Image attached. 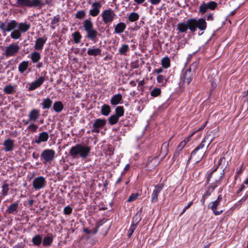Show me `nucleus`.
I'll use <instances>...</instances> for the list:
<instances>
[{
  "label": "nucleus",
  "mask_w": 248,
  "mask_h": 248,
  "mask_svg": "<svg viewBox=\"0 0 248 248\" xmlns=\"http://www.w3.org/2000/svg\"><path fill=\"white\" fill-rule=\"evenodd\" d=\"M206 19L208 21H213L214 20L213 15L212 14H210L206 16Z\"/></svg>",
  "instance_id": "obj_58"
},
{
  "label": "nucleus",
  "mask_w": 248,
  "mask_h": 248,
  "mask_svg": "<svg viewBox=\"0 0 248 248\" xmlns=\"http://www.w3.org/2000/svg\"><path fill=\"white\" fill-rule=\"evenodd\" d=\"M185 143H184L183 142H181L177 146V150L181 151Z\"/></svg>",
  "instance_id": "obj_60"
},
{
  "label": "nucleus",
  "mask_w": 248,
  "mask_h": 248,
  "mask_svg": "<svg viewBox=\"0 0 248 248\" xmlns=\"http://www.w3.org/2000/svg\"><path fill=\"white\" fill-rule=\"evenodd\" d=\"M111 112L110 107L107 104H104L102 105L101 108V114L105 116H108Z\"/></svg>",
  "instance_id": "obj_33"
},
{
  "label": "nucleus",
  "mask_w": 248,
  "mask_h": 248,
  "mask_svg": "<svg viewBox=\"0 0 248 248\" xmlns=\"http://www.w3.org/2000/svg\"><path fill=\"white\" fill-rule=\"evenodd\" d=\"M243 171V169L242 168V167H240L239 168H237L236 169V173L237 174H240Z\"/></svg>",
  "instance_id": "obj_62"
},
{
  "label": "nucleus",
  "mask_w": 248,
  "mask_h": 248,
  "mask_svg": "<svg viewBox=\"0 0 248 248\" xmlns=\"http://www.w3.org/2000/svg\"><path fill=\"white\" fill-rule=\"evenodd\" d=\"M123 99L122 95L120 93L116 94L113 95L110 99V104L115 106L120 103Z\"/></svg>",
  "instance_id": "obj_28"
},
{
  "label": "nucleus",
  "mask_w": 248,
  "mask_h": 248,
  "mask_svg": "<svg viewBox=\"0 0 248 248\" xmlns=\"http://www.w3.org/2000/svg\"><path fill=\"white\" fill-rule=\"evenodd\" d=\"M126 25L124 22H119L114 27V31L116 33L120 34L124 31Z\"/></svg>",
  "instance_id": "obj_26"
},
{
  "label": "nucleus",
  "mask_w": 248,
  "mask_h": 248,
  "mask_svg": "<svg viewBox=\"0 0 248 248\" xmlns=\"http://www.w3.org/2000/svg\"><path fill=\"white\" fill-rule=\"evenodd\" d=\"M40 156L44 163H50L55 158V152L53 149H45L42 152Z\"/></svg>",
  "instance_id": "obj_8"
},
{
  "label": "nucleus",
  "mask_w": 248,
  "mask_h": 248,
  "mask_svg": "<svg viewBox=\"0 0 248 248\" xmlns=\"http://www.w3.org/2000/svg\"><path fill=\"white\" fill-rule=\"evenodd\" d=\"M164 185L163 184H159L155 186V188L151 195V202H156L158 201V196L163 189Z\"/></svg>",
  "instance_id": "obj_16"
},
{
  "label": "nucleus",
  "mask_w": 248,
  "mask_h": 248,
  "mask_svg": "<svg viewBox=\"0 0 248 248\" xmlns=\"http://www.w3.org/2000/svg\"><path fill=\"white\" fill-rule=\"evenodd\" d=\"M52 101L49 98H44L41 103L43 109H49L52 105Z\"/></svg>",
  "instance_id": "obj_30"
},
{
  "label": "nucleus",
  "mask_w": 248,
  "mask_h": 248,
  "mask_svg": "<svg viewBox=\"0 0 248 248\" xmlns=\"http://www.w3.org/2000/svg\"><path fill=\"white\" fill-rule=\"evenodd\" d=\"M102 20L105 24H111L116 17V15L111 8L104 10L101 14Z\"/></svg>",
  "instance_id": "obj_7"
},
{
  "label": "nucleus",
  "mask_w": 248,
  "mask_h": 248,
  "mask_svg": "<svg viewBox=\"0 0 248 248\" xmlns=\"http://www.w3.org/2000/svg\"><path fill=\"white\" fill-rule=\"evenodd\" d=\"M102 4L100 2L95 1L92 3V8L89 10V15L94 17L99 15Z\"/></svg>",
  "instance_id": "obj_14"
},
{
  "label": "nucleus",
  "mask_w": 248,
  "mask_h": 248,
  "mask_svg": "<svg viewBox=\"0 0 248 248\" xmlns=\"http://www.w3.org/2000/svg\"><path fill=\"white\" fill-rule=\"evenodd\" d=\"M193 203V202H190L183 210L182 213H181L180 215H183L185 212L189 208H190V207L191 206V205Z\"/></svg>",
  "instance_id": "obj_56"
},
{
  "label": "nucleus",
  "mask_w": 248,
  "mask_h": 248,
  "mask_svg": "<svg viewBox=\"0 0 248 248\" xmlns=\"http://www.w3.org/2000/svg\"><path fill=\"white\" fill-rule=\"evenodd\" d=\"M210 136V135H207L202 140L201 143L192 152V153H191L190 158L188 159V161L192 157L195 158V161L197 162H198L201 160V159H202L204 155V154H203L202 153H199L197 155V153L200 150L202 149L204 147V146H205L204 143L205 142L206 140L209 139V137Z\"/></svg>",
  "instance_id": "obj_6"
},
{
  "label": "nucleus",
  "mask_w": 248,
  "mask_h": 248,
  "mask_svg": "<svg viewBox=\"0 0 248 248\" xmlns=\"http://www.w3.org/2000/svg\"><path fill=\"white\" fill-rule=\"evenodd\" d=\"M40 116V110L37 108L32 109L28 114L29 120L24 122L25 124L35 122Z\"/></svg>",
  "instance_id": "obj_12"
},
{
  "label": "nucleus",
  "mask_w": 248,
  "mask_h": 248,
  "mask_svg": "<svg viewBox=\"0 0 248 248\" xmlns=\"http://www.w3.org/2000/svg\"><path fill=\"white\" fill-rule=\"evenodd\" d=\"M9 191V185L8 184H4L2 186L1 194L5 196L7 195Z\"/></svg>",
  "instance_id": "obj_49"
},
{
  "label": "nucleus",
  "mask_w": 248,
  "mask_h": 248,
  "mask_svg": "<svg viewBox=\"0 0 248 248\" xmlns=\"http://www.w3.org/2000/svg\"><path fill=\"white\" fill-rule=\"evenodd\" d=\"M228 164V162L227 161H226V158L224 156L221 157L217 162V167L214 170H213L211 172H210L208 174V177L207 178V183L209 184L210 179L211 178L212 176L213 175L214 172L217 170V169L219 167L220 168V169L222 170V171L220 173V176L219 178L216 179V182H219L222 179L225 173L224 170L226 169Z\"/></svg>",
  "instance_id": "obj_4"
},
{
  "label": "nucleus",
  "mask_w": 248,
  "mask_h": 248,
  "mask_svg": "<svg viewBox=\"0 0 248 248\" xmlns=\"http://www.w3.org/2000/svg\"><path fill=\"white\" fill-rule=\"evenodd\" d=\"M72 36L73 39V41L75 43L78 44L81 40L82 38L81 35L78 31H76L72 34Z\"/></svg>",
  "instance_id": "obj_38"
},
{
  "label": "nucleus",
  "mask_w": 248,
  "mask_h": 248,
  "mask_svg": "<svg viewBox=\"0 0 248 248\" xmlns=\"http://www.w3.org/2000/svg\"><path fill=\"white\" fill-rule=\"evenodd\" d=\"M207 28V23L205 19L195 18L188 19L186 21L181 22L177 25V30L180 33H186L189 29L192 33H194L197 29L204 31Z\"/></svg>",
  "instance_id": "obj_1"
},
{
  "label": "nucleus",
  "mask_w": 248,
  "mask_h": 248,
  "mask_svg": "<svg viewBox=\"0 0 248 248\" xmlns=\"http://www.w3.org/2000/svg\"><path fill=\"white\" fill-rule=\"evenodd\" d=\"M193 79V74L191 72V68L187 69L181 77L182 86L184 87L189 85Z\"/></svg>",
  "instance_id": "obj_10"
},
{
  "label": "nucleus",
  "mask_w": 248,
  "mask_h": 248,
  "mask_svg": "<svg viewBox=\"0 0 248 248\" xmlns=\"http://www.w3.org/2000/svg\"><path fill=\"white\" fill-rule=\"evenodd\" d=\"M140 194L137 193H132L129 197L128 199L127 200V202H132L136 200L138 197L139 196Z\"/></svg>",
  "instance_id": "obj_52"
},
{
  "label": "nucleus",
  "mask_w": 248,
  "mask_h": 248,
  "mask_svg": "<svg viewBox=\"0 0 248 248\" xmlns=\"http://www.w3.org/2000/svg\"><path fill=\"white\" fill-rule=\"evenodd\" d=\"M156 80L158 83L162 84L163 85L165 84V83H166V79L165 76L159 75L157 78H156Z\"/></svg>",
  "instance_id": "obj_51"
},
{
  "label": "nucleus",
  "mask_w": 248,
  "mask_h": 248,
  "mask_svg": "<svg viewBox=\"0 0 248 248\" xmlns=\"http://www.w3.org/2000/svg\"><path fill=\"white\" fill-rule=\"evenodd\" d=\"M219 203L220 202H219L216 200L214 202H211L208 206V208H210L214 213V215L216 216L219 215L221 214L223 212V210H221L220 211H217V207Z\"/></svg>",
  "instance_id": "obj_22"
},
{
  "label": "nucleus",
  "mask_w": 248,
  "mask_h": 248,
  "mask_svg": "<svg viewBox=\"0 0 248 248\" xmlns=\"http://www.w3.org/2000/svg\"><path fill=\"white\" fill-rule=\"evenodd\" d=\"M161 64L163 68H168L170 66V61L168 57H165L161 60Z\"/></svg>",
  "instance_id": "obj_42"
},
{
  "label": "nucleus",
  "mask_w": 248,
  "mask_h": 248,
  "mask_svg": "<svg viewBox=\"0 0 248 248\" xmlns=\"http://www.w3.org/2000/svg\"><path fill=\"white\" fill-rule=\"evenodd\" d=\"M72 208L69 205H67L64 208L63 213L65 215H69L72 213Z\"/></svg>",
  "instance_id": "obj_53"
},
{
  "label": "nucleus",
  "mask_w": 248,
  "mask_h": 248,
  "mask_svg": "<svg viewBox=\"0 0 248 248\" xmlns=\"http://www.w3.org/2000/svg\"><path fill=\"white\" fill-rule=\"evenodd\" d=\"M19 203L18 202H15L10 204L6 210V212L9 214H16L18 211Z\"/></svg>",
  "instance_id": "obj_24"
},
{
  "label": "nucleus",
  "mask_w": 248,
  "mask_h": 248,
  "mask_svg": "<svg viewBox=\"0 0 248 248\" xmlns=\"http://www.w3.org/2000/svg\"><path fill=\"white\" fill-rule=\"evenodd\" d=\"M0 29L3 31H7V25L6 22H1L0 24Z\"/></svg>",
  "instance_id": "obj_55"
},
{
  "label": "nucleus",
  "mask_w": 248,
  "mask_h": 248,
  "mask_svg": "<svg viewBox=\"0 0 248 248\" xmlns=\"http://www.w3.org/2000/svg\"><path fill=\"white\" fill-rule=\"evenodd\" d=\"M32 242L34 246H39L42 243V236L41 235L37 234L32 238Z\"/></svg>",
  "instance_id": "obj_37"
},
{
  "label": "nucleus",
  "mask_w": 248,
  "mask_h": 248,
  "mask_svg": "<svg viewBox=\"0 0 248 248\" xmlns=\"http://www.w3.org/2000/svg\"><path fill=\"white\" fill-rule=\"evenodd\" d=\"M158 163L159 162L157 158H150L148 159L146 165V168L148 170H152L158 164Z\"/></svg>",
  "instance_id": "obj_23"
},
{
  "label": "nucleus",
  "mask_w": 248,
  "mask_h": 248,
  "mask_svg": "<svg viewBox=\"0 0 248 248\" xmlns=\"http://www.w3.org/2000/svg\"><path fill=\"white\" fill-rule=\"evenodd\" d=\"M207 198L206 196H204V195H202V197L201 200V202L202 203V204L203 205L204 204L205 199Z\"/></svg>",
  "instance_id": "obj_64"
},
{
  "label": "nucleus",
  "mask_w": 248,
  "mask_h": 248,
  "mask_svg": "<svg viewBox=\"0 0 248 248\" xmlns=\"http://www.w3.org/2000/svg\"><path fill=\"white\" fill-rule=\"evenodd\" d=\"M169 141L168 142H164L161 146V151L162 153H163L164 154L166 155L168 153V149L169 148Z\"/></svg>",
  "instance_id": "obj_50"
},
{
  "label": "nucleus",
  "mask_w": 248,
  "mask_h": 248,
  "mask_svg": "<svg viewBox=\"0 0 248 248\" xmlns=\"http://www.w3.org/2000/svg\"><path fill=\"white\" fill-rule=\"evenodd\" d=\"M53 238L51 233H48L42 239V244L44 246H50L52 245Z\"/></svg>",
  "instance_id": "obj_25"
},
{
  "label": "nucleus",
  "mask_w": 248,
  "mask_h": 248,
  "mask_svg": "<svg viewBox=\"0 0 248 248\" xmlns=\"http://www.w3.org/2000/svg\"><path fill=\"white\" fill-rule=\"evenodd\" d=\"M60 21V16L59 15H57L56 16H54L52 20H51V24L52 25H56L57 24H58L59 23ZM51 29H52L53 30H54L55 29V26H52L51 27Z\"/></svg>",
  "instance_id": "obj_48"
},
{
  "label": "nucleus",
  "mask_w": 248,
  "mask_h": 248,
  "mask_svg": "<svg viewBox=\"0 0 248 248\" xmlns=\"http://www.w3.org/2000/svg\"><path fill=\"white\" fill-rule=\"evenodd\" d=\"M11 37L13 39H19L21 36V33L18 30H14L10 35Z\"/></svg>",
  "instance_id": "obj_44"
},
{
  "label": "nucleus",
  "mask_w": 248,
  "mask_h": 248,
  "mask_svg": "<svg viewBox=\"0 0 248 248\" xmlns=\"http://www.w3.org/2000/svg\"><path fill=\"white\" fill-rule=\"evenodd\" d=\"M119 120V118L114 114L110 116L108 119V123L111 125L116 124Z\"/></svg>",
  "instance_id": "obj_43"
},
{
  "label": "nucleus",
  "mask_w": 248,
  "mask_h": 248,
  "mask_svg": "<svg viewBox=\"0 0 248 248\" xmlns=\"http://www.w3.org/2000/svg\"><path fill=\"white\" fill-rule=\"evenodd\" d=\"M16 3L14 5L15 7H38L42 8L44 5L42 0H16Z\"/></svg>",
  "instance_id": "obj_5"
},
{
  "label": "nucleus",
  "mask_w": 248,
  "mask_h": 248,
  "mask_svg": "<svg viewBox=\"0 0 248 248\" xmlns=\"http://www.w3.org/2000/svg\"><path fill=\"white\" fill-rule=\"evenodd\" d=\"M161 0H149V1L152 4V5H157L160 2Z\"/></svg>",
  "instance_id": "obj_57"
},
{
  "label": "nucleus",
  "mask_w": 248,
  "mask_h": 248,
  "mask_svg": "<svg viewBox=\"0 0 248 248\" xmlns=\"http://www.w3.org/2000/svg\"><path fill=\"white\" fill-rule=\"evenodd\" d=\"M101 53V49L99 48H95L94 46L89 48L87 51V54L90 56L100 55Z\"/></svg>",
  "instance_id": "obj_27"
},
{
  "label": "nucleus",
  "mask_w": 248,
  "mask_h": 248,
  "mask_svg": "<svg viewBox=\"0 0 248 248\" xmlns=\"http://www.w3.org/2000/svg\"><path fill=\"white\" fill-rule=\"evenodd\" d=\"M86 16V12L84 10L78 11L75 14L76 18L81 19L83 18Z\"/></svg>",
  "instance_id": "obj_46"
},
{
  "label": "nucleus",
  "mask_w": 248,
  "mask_h": 248,
  "mask_svg": "<svg viewBox=\"0 0 248 248\" xmlns=\"http://www.w3.org/2000/svg\"><path fill=\"white\" fill-rule=\"evenodd\" d=\"M180 151L179 150H176L173 155V159H176L180 155Z\"/></svg>",
  "instance_id": "obj_59"
},
{
  "label": "nucleus",
  "mask_w": 248,
  "mask_h": 248,
  "mask_svg": "<svg viewBox=\"0 0 248 248\" xmlns=\"http://www.w3.org/2000/svg\"><path fill=\"white\" fill-rule=\"evenodd\" d=\"M31 59L33 63L38 62L41 59V55L37 51H33L31 54Z\"/></svg>",
  "instance_id": "obj_35"
},
{
  "label": "nucleus",
  "mask_w": 248,
  "mask_h": 248,
  "mask_svg": "<svg viewBox=\"0 0 248 248\" xmlns=\"http://www.w3.org/2000/svg\"><path fill=\"white\" fill-rule=\"evenodd\" d=\"M106 124L105 119H97L93 124L92 131L94 133H99L100 129L102 128Z\"/></svg>",
  "instance_id": "obj_15"
},
{
  "label": "nucleus",
  "mask_w": 248,
  "mask_h": 248,
  "mask_svg": "<svg viewBox=\"0 0 248 248\" xmlns=\"http://www.w3.org/2000/svg\"><path fill=\"white\" fill-rule=\"evenodd\" d=\"M83 26L86 32L85 38L92 41H95L99 34L98 32L93 28V23L91 20V18L84 20Z\"/></svg>",
  "instance_id": "obj_3"
},
{
  "label": "nucleus",
  "mask_w": 248,
  "mask_h": 248,
  "mask_svg": "<svg viewBox=\"0 0 248 248\" xmlns=\"http://www.w3.org/2000/svg\"><path fill=\"white\" fill-rule=\"evenodd\" d=\"M140 17L139 15L136 12H132L128 16V18L129 21L133 22L137 21Z\"/></svg>",
  "instance_id": "obj_41"
},
{
  "label": "nucleus",
  "mask_w": 248,
  "mask_h": 248,
  "mask_svg": "<svg viewBox=\"0 0 248 248\" xmlns=\"http://www.w3.org/2000/svg\"><path fill=\"white\" fill-rule=\"evenodd\" d=\"M19 50L20 47L17 44L12 43L6 47L4 54L6 57H13L15 56Z\"/></svg>",
  "instance_id": "obj_9"
},
{
  "label": "nucleus",
  "mask_w": 248,
  "mask_h": 248,
  "mask_svg": "<svg viewBox=\"0 0 248 248\" xmlns=\"http://www.w3.org/2000/svg\"><path fill=\"white\" fill-rule=\"evenodd\" d=\"M129 49L128 45H123L119 49V52L121 55H125Z\"/></svg>",
  "instance_id": "obj_45"
},
{
  "label": "nucleus",
  "mask_w": 248,
  "mask_h": 248,
  "mask_svg": "<svg viewBox=\"0 0 248 248\" xmlns=\"http://www.w3.org/2000/svg\"><path fill=\"white\" fill-rule=\"evenodd\" d=\"M28 67L29 62L24 61L19 64L18 67V71L20 73L22 74L28 69Z\"/></svg>",
  "instance_id": "obj_36"
},
{
  "label": "nucleus",
  "mask_w": 248,
  "mask_h": 248,
  "mask_svg": "<svg viewBox=\"0 0 248 248\" xmlns=\"http://www.w3.org/2000/svg\"><path fill=\"white\" fill-rule=\"evenodd\" d=\"M207 124V121H205L203 124L201 126V127L200 128H199L198 130H197V131H200L201 130H202L204 128V127L206 126V124Z\"/></svg>",
  "instance_id": "obj_61"
},
{
  "label": "nucleus",
  "mask_w": 248,
  "mask_h": 248,
  "mask_svg": "<svg viewBox=\"0 0 248 248\" xmlns=\"http://www.w3.org/2000/svg\"><path fill=\"white\" fill-rule=\"evenodd\" d=\"M49 138L48 134L46 132H42L40 133L38 137L35 138L34 142L39 144L42 142H46Z\"/></svg>",
  "instance_id": "obj_21"
},
{
  "label": "nucleus",
  "mask_w": 248,
  "mask_h": 248,
  "mask_svg": "<svg viewBox=\"0 0 248 248\" xmlns=\"http://www.w3.org/2000/svg\"><path fill=\"white\" fill-rule=\"evenodd\" d=\"M3 145L4 146L3 150L5 152L12 151L14 148V141L10 138L4 140Z\"/></svg>",
  "instance_id": "obj_19"
},
{
  "label": "nucleus",
  "mask_w": 248,
  "mask_h": 248,
  "mask_svg": "<svg viewBox=\"0 0 248 248\" xmlns=\"http://www.w3.org/2000/svg\"><path fill=\"white\" fill-rule=\"evenodd\" d=\"M45 78L44 77H40L31 83L29 87V91H33L39 87L45 81Z\"/></svg>",
  "instance_id": "obj_18"
},
{
  "label": "nucleus",
  "mask_w": 248,
  "mask_h": 248,
  "mask_svg": "<svg viewBox=\"0 0 248 248\" xmlns=\"http://www.w3.org/2000/svg\"><path fill=\"white\" fill-rule=\"evenodd\" d=\"M7 25L8 28L7 30V31L9 32L15 29L17 26L18 23L16 20H12L10 21V22L7 23Z\"/></svg>",
  "instance_id": "obj_39"
},
{
  "label": "nucleus",
  "mask_w": 248,
  "mask_h": 248,
  "mask_svg": "<svg viewBox=\"0 0 248 248\" xmlns=\"http://www.w3.org/2000/svg\"><path fill=\"white\" fill-rule=\"evenodd\" d=\"M217 5V3L215 1H211L205 3L203 2L199 7V12L203 14L205 13L208 9L215 10Z\"/></svg>",
  "instance_id": "obj_11"
},
{
  "label": "nucleus",
  "mask_w": 248,
  "mask_h": 248,
  "mask_svg": "<svg viewBox=\"0 0 248 248\" xmlns=\"http://www.w3.org/2000/svg\"><path fill=\"white\" fill-rule=\"evenodd\" d=\"M91 147L84 144H76L71 147L69 151V155L73 159H85L90 156Z\"/></svg>",
  "instance_id": "obj_2"
},
{
  "label": "nucleus",
  "mask_w": 248,
  "mask_h": 248,
  "mask_svg": "<svg viewBox=\"0 0 248 248\" xmlns=\"http://www.w3.org/2000/svg\"><path fill=\"white\" fill-rule=\"evenodd\" d=\"M140 220V218L137 215H136L134 217H133L132 223L127 232V236L129 238L131 237L132 233L135 230L137 227V224L139 223Z\"/></svg>",
  "instance_id": "obj_17"
},
{
  "label": "nucleus",
  "mask_w": 248,
  "mask_h": 248,
  "mask_svg": "<svg viewBox=\"0 0 248 248\" xmlns=\"http://www.w3.org/2000/svg\"><path fill=\"white\" fill-rule=\"evenodd\" d=\"M53 108L56 112L60 113L63 108V105L60 101H56L54 103Z\"/></svg>",
  "instance_id": "obj_32"
},
{
  "label": "nucleus",
  "mask_w": 248,
  "mask_h": 248,
  "mask_svg": "<svg viewBox=\"0 0 248 248\" xmlns=\"http://www.w3.org/2000/svg\"><path fill=\"white\" fill-rule=\"evenodd\" d=\"M3 91L7 94H14L16 92V88L15 86L9 84L4 86Z\"/></svg>",
  "instance_id": "obj_34"
},
{
  "label": "nucleus",
  "mask_w": 248,
  "mask_h": 248,
  "mask_svg": "<svg viewBox=\"0 0 248 248\" xmlns=\"http://www.w3.org/2000/svg\"><path fill=\"white\" fill-rule=\"evenodd\" d=\"M46 184V180L43 176H39L34 178L32 182L33 187L36 190L44 188Z\"/></svg>",
  "instance_id": "obj_13"
},
{
  "label": "nucleus",
  "mask_w": 248,
  "mask_h": 248,
  "mask_svg": "<svg viewBox=\"0 0 248 248\" xmlns=\"http://www.w3.org/2000/svg\"><path fill=\"white\" fill-rule=\"evenodd\" d=\"M18 30L20 32H25L28 31L31 28V24H27L25 22H21L18 24Z\"/></svg>",
  "instance_id": "obj_31"
},
{
  "label": "nucleus",
  "mask_w": 248,
  "mask_h": 248,
  "mask_svg": "<svg viewBox=\"0 0 248 248\" xmlns=\"http://www.w3.org/2000/svg\"><path fill=\"white\" fill-rule=\"evenodd\" d=\"M245 187V185L244 184H242L241 186L237 190L236 193L238 194L240 193L244 189Z\"/></svg>",
  "instance_id": "obj_63"
},
{
  "label": "nucleus",
  "mask_w": 248,
  "mask_h": 248,
  "mask_svg": "<svg viewBox=\"0 0 248 248\" xmlns=\"http://www.w3.org/2000/svg\"><path fill=\"white\" fill-rule=\"evenodd\" d=\"M219 182H216V179L215 180V182L212 185L209 186L207 187V190L205 193L203 194L204 196L208 197L209 196L211 193L213 192L214 189L217 187V184Z\"/></svg>",
  "instance_id": "obj_29"
},
{
  "label": "nucleus",
  "mask_w": 248,
  "mask_h": 248,
  "mask_svg": "<svg viewBox=\"0 0 248 248\" xmlns=\"http://www.w3.org/2000/svg\"><path fill=\"white\" fill-rule=\"evenodd\" d=\"M47 40L46 37H40L36 41L34 46V49L37 50H41Z\"/></svg>",
  "instance_id": "obj_20"
},
{
  "label": "nucleus",
  "mask_w": 248,
  "mask_h": 248,
  "mask_svg": "<svg viewBox=\"0 0 248 248\" xmlns=\"http://www.w3.org/2000/svg\"><path fill=\"white\" fill-rule=\"evenodd\" d=\"M38 128V125L33 124H30L28 127L27 129L31 132H34L36 131Z\"/></svg>",
  "instance_id": "obj_54"
},
{
  "label": "nucleus",
  "mask_w": 248,
  "mask_h": 248,
  "mask_svg": "<svg viewBox=\"0 0 248 248\" xmlns=\"http://www.w3.org/2000/svg\"><path fill=\"white\" fill-rule=\"evenodd\" d=\"M161 89L159 88H154L151 92V95L153 97H157L158 95H159L161 93Z\"/></svg>",
  "instance_id": "obj_47"
},
{
  "label": "nucleus",
  "mask_w": 248,
  "mask_h": 248,
  "mask_svg": "<svg viewBox=\"0 0 248 248\" xmlns=\"http://www.w3.org/2000/svg\"><path fill=\"white\" fill-rule=\"evenodd\" d=\"M124 107L123 106H118L115 108V114L114 115L120 118L124 115Z\"/></svg>",
  "instance_id": "obj_40"
}]
</instances>
